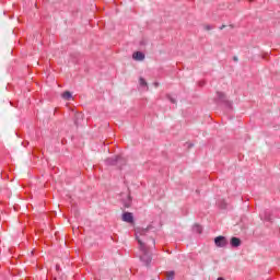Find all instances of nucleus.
I'll return each mask as SVG.
<instances>
[{"label": "nucleus", "mask_w": 280, "mask_h": 280, "mask_svg": "<svg viewBox=\"0 0 280 280\" xmlns=\"http://www.w3.org/2000/svg\"><path fill=\"white\" fill-rule=\"evenodd\" d=\"M150 231V228L136 229V240L139 244V250H140V259L145 264V266H149L150 261H152V256L150 255V250H148V246H145V236L148 235V232Z\"/></svg>", "instance_id": "1"}, {"label": "nucleus", "mask_w": 280, "mask_h": 280, "mask_svg": "<svg viewBox=\"0 0 280 280\" xmlns=\"http://www.w3.org/2000/svg\"><path fill=\"white\" fill-rule=\"evenodd\" d=\"M107 165H117V167H121V165L126 164V160L121 156L109 158L106 160Z\"/></svg>", "instance_id": "2"}, {"label": "nucleus", "mask_w": 280, "mask_h": 280, "mask_svg": "<svg viewBox=\"0 0 280 280\" xmlns=\"http://www.w3.org/2000/svg\"><path fill=\"white\" fill-rule=\"evenodd\" d=\"M214 244L219 248H224V246H226V244H229V242L226 241V237L218 236V237L214 238Z\"/></svg>", "instance_id": "3"}, {"label": "nucleus", "mask_w": 280, "mask_h": 280, "mask_svg": "<svg viewBox=\"0 0 280 280\" xmlns=\"http://www.w3.org/2000/svg\"><path fill=\"white\" fill-rule=\"evenodd\" d=\"M122 221L128 222L129 224H132L135 222V217H132V213L130 212H125L122 214Z\"/></svg>", "instance_id": "4"}, {"label": "nucleus", "mask_w": 280, "mask_h": 280, "mask_svg": "<svg viewBox=\"0 0 280 280\" xmlns=\"http://www.w3.org/2000/svg\"><path fill=\"white\" fill-rule=\"evenodd\" d=\"M132 58H133V60L141 61V60L145 59V55H143V52H141V51H137V52H133Z\"/></svg>", "instance_id": "5"}, {"label": "nucleus", "mask_w": 280, "mask_h": 280, "mask_svg": "<svg viewBox=\"0 0 280 280\" xmlns=\"http://www.w3.org/2000/svg\"><path fill=\"white\" fill-rule=\"evenodd\" d=\"M242 245V241L237 237H232L231 238V246H233L234 248H237V246Z\"/></svg>", "instance_id": "6"}, {"label": "nucleus", "mask_w": 280, "mask_h": 280, "mask_svg": "<svg viewBox=\"0 0 280 280\" xmlns=\"http://www.w3.org/2000/svg\"><path fill=\"white\" fill-rule=\"evenodd\" d=\"M71 97H73V95H72L71 92H69V91H67V92H65V93L62 94V98H63V100L69 101V100H71Z\"/></svg>", "instance_id": "7"}, {"label": "nucleus", "mask_w": 280, "mask_h": 280, "mask_svg": "<svg viewBox=\"0 0 280 280\" xmlns=\"http://www.w3.org/2000/svg\"><path fill=\"white\" fill-rule=\"evenodd\" d=\"M192 230L195 233H202V226L199 224L194 225Z\"/></svg>", "instance_id": "8"}, {"label": "nucleus", "mask_w": 280, "mask_h": 280, "mask_svg": "<svg viewBox=\"0 0 280 280\" xmlns=\"http://www.w3.org/2000/svg\"><path fill=\"white\" fill-rule=\"evenodd\" d=\"M139 84H140V86H148V82H145V79H143V78L139 79Z\"/></svg>", "instance_id": "9"}, {"label": "nucleus", "mask_w": 280, "mask_h": 280, "mask_svg": "<svg viewBox=\"0 0 280 280\" xmlns=\"http://www.w3.org/2000/svg\"><path fill=\"white\" fill-rule=\"evenodd\" d=\"M261 219L262 220H266L267 222H270V214H268V212H265V217L264 215H261Z\"/></svg>", "instance_id": "10"}, {"label": "nucleus", "mask_w": 280, "mask_h": 280, "mask_svg": "<svg viewBox=\"0 0 280 280\" xmlns=\"http://www.w3.org/2000/svg\"><path fill=\"white\" fill-rule=\"evenodd\" d=\"M130 202H131V199H130V196H127V202H125V207H130Z\"/></svg>", "instance_id": "11"}, {"label": "nucleus", "mask_w": 280, "mask_h": 280, "mask_svg": "<svg viewBox=\"0 0 280 280\" xmlns=\"http://www.w3.org/2000/svg\"><path fill=\"white\" fill-rule=\"evenodd\" d=\"M205 30H206L207 32H210V30H213V26L207 24V25L205 26Z\"/></svg>", "instance_id": "12"}, {"label": "nucleus", "mask_w": 280, "mask_h": 280, "mask_svg": "<svg viewBox=\"0 0 280 280\" xmlns=\"http://www.w3.org/2000/svg\"><path fill=\"white\" fill-rule=\"evenodd\" d=\"M167 277H168V279H174V271H170L168 273H167Z\"/></svg>", "instance_id": "13"}, {"label": "nucleus", "mask_w": 280, "mask_h": 280, "mask_svg": "<svg viewBox=\"0 0 280 280\" xmlns=\"http://www.w3.org/2000/svg\"><path fill=\"white\" fill-rule=\"evenodd\" d=\"M168 97V100H170V102H172V104H176V100H174L172 96H167Z\"/></svg>", "instance_id": "14"}, {"label": "nucleus", "mask_w": 280, "mask_h": 280, "mask_svg": "<svg viewBox=\"0 0 280 280\" xmlns=\"http://www.w3.org/2000/svg\"><path fill=\"white\" fill-rule=\"evenodd\" d=\"M224 27H226V25H222V26H220V30H224Z\"/></svg>", "instance_id": "15"}, {"label": "nucleus", "mask_w": 280, "mask_h": 280, "mask_svg": "<svg viewBox=\"0 0 280 280\" xmlns=\"http://www.w3.org/2000/svg\"><path fill=\"white\" fill-rule=\"evenodd\" d=\"M234 61L237 62V57H234Z\"/></svg>", "instance_id": "16"}, {"label": "nucleus", "mask_w": 280, "mask_h": 280, "mask_svg": "<svg viewBox=\"0 0 280 280\" xmlns=\"http://www.w3.org/2000/svg\"><path fill=\"white\" fill-rule=\"evenodd\" d=\"M155 86H159V83H155Z\"/></svg>", "instance_id": "17"}]
</instances>
